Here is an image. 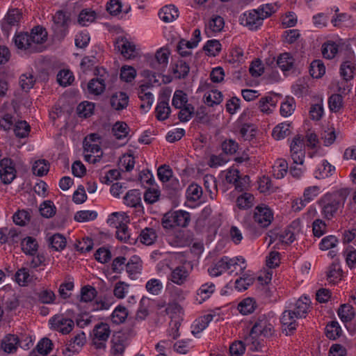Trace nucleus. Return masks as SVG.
Wrapping results in <instances>:
<instances>
[{
	"label": "nucleus",
	"instance_id": "nucleus-1",
	"mask_svg": "<svg viewBox=\"0 0 356 356\" xmlns=\"http://www.w3.org/2000/svg\"><path fill=\"white\" fill-rule=\"evenodd\" d=\"M347 195L346 189L324 195L318 202L323 216L327 220L332 219L337 211L343 207Z\"/></svg>",
	"mask_w": 356,
	"mask_h": 356
},
{
	"label": "nucleus",
	"instance_id": "nucleus-2",
	"mask_svg": "<svg viewBox=\"0 0 356 356\" xmlns=\"http://www.w3.org/2000/svg\"><path fill=\"white\" fill-rule=\"evenodd\" d=\"M273 333V325L265 315H261L255 320L248 335L244 338V341L247 345L252 346L250 348L252 350H258L260 345L258 337L263 336L268 338L271 337Z\"/></svg>",
	"mask_w": 356,
	"mask_h": 356
},
{
	"label": "nucleus",
	"instance_id": "nucleus-3",
	"mask_svg": "<svg viewBox=\"0 0 356 356\" xmlns=\"http://www.w3.org/2000/svg\"><path fill=\"white\" fill-rule=\"evenodd\" d=\"M167 266L172 272L168 277L165 288V311L172 318L178 311V289L175 286L178 284V267L171 266L170 264H167Z\"/></svg>",
	"mask_w": 356,
	"mask_h": 356
},
{
	"label": "nucleus",
	"instance_id": "nucleus-4",
	"mask_svg": "<svg viewBox=\"0 0 356 356\" xmlns=\"http://www.w3.org/2000/svg\"><path fill=\"white\" fill-rule=\"evenodd\" d=\"M161 223L168 234L169 243L172 246L177 247L178 245L176 236L178 227V211L172 209L165 213L162 218Z\"/></svg>",
	"mask_w": 356,
	"mask_h": 356
},
{
	"label": "nucleus",
	"instance_id": "nucleus-5",
	"mask_svg": "<svg viewBox=\"0 0 356 356\" xmlns=\"http://www.w3.org/2000/svg\"><path fill=\"white\" fill-rule=\"evenodd\" d=\"M110 325L106 323H99L95 325L91 332L92 345L96 349H104L111 335Z\"/></svg>",
	"mask_w": 356,
	"mask_h": 356
},
{
	"label": "nucleus",
	"instance_id": "nucleus-6",
	"mask_svg": "<svg viewBox=\"0 0 356 356\" xmlns=\"http://www.w3.org/2000/svg\"><path fill=\"white\" fill-rule=\"evenodd\" d=\"M115 48L127 60H134L140 54V49L126 37H119L115 41Z\"/></svg>",
	"mask_w": 356,
	"mask_h": 356
},
{
	"label": "nucleus",
	"instance_id": "nucleus-7",
	"mask_svg": "<svg viewBox=\"0 0 356 356\" xmlns=\"http://www.w3.org/2000/svg\"><path fill=\"white\" fill-rule=\"evenodd\" d=\"M238 261L242 264L245 263L243 258H229L228 257H222L218 261L213 264V266L208 269V272L211 276L218 277L222 273L230 269L232 266L236 268V266H238Z\"/></svg>",
	"mask_w": 356,
	"mask_h": 356
},
{
	"label": "nucleus",
	"instance_id": "nucleus-8",
	"mask_svg": "<svg viewBox=\"0 0 356 356\" xmlns=\"http://www.w3.org/2000/svg\"><path fill=\"white\" fill-rule=\"evenodd\" d=\"M17 177V170L13 161L4 158L0 161V179L6 185L11 184Z\"/></svg>",
	"mask_w": 356,
	"mask_h": 356
},
{
	"label": "nucleus",
	"instance_id": "nucleus-9",
	"mask_svg": "<svg viewBox=\"0 0 356 356\" xmlns=\"http://www.w3.org/2000/svg\"><path fill=\"white\" fill-rule=\"evenodd\" d=\"M129 344V335L125 332L116 333L111 341V356H124L126 348Z\"/></svg>",
	"mask_w": 356,
	"mask_h": 356
},
{
	"label": "nucleus",
	"instance_id": "nucleus-10",
	"mask_svg": "<svg viewBox=\"0 0 356 356\" xmlns=\"http://www.w3.org/2000/svg\"><path fill=\"white\" fill-rule=\"evenodd\" d=\"M49 323L52 330L58 331L63 334H69L74 328V321L68 318L65 317L63 315H55L51 317Z\"/></svg>",
	"mask_w": 356,
	"mask_h": 356
},
{
	"label": "nucleus",
	"instance_id": "nucleus-11",
	"mask_svg": "<svg viewBox=\"0 0 356 356\" xmlns=\"http://www.w3.org/2000/svg\"><path fill=\"white\" fill-rule=\"evenodd\" d=\"M241 24L248 26L250 30H257L262 25L264 17L259 13V10L254 9L244 13L240 17Z\"/></svg>",
	"mask_w": 356,
	"mask_h": 356
},
{
	"label": "nucleus",
	"instance_id": "nucleus-12",
	"mask_svg": "<svg viewBox=\"0 0 356 356\" xmlns=\"http://www.w3.org/2000/svg\"><path fill=\"white\" fill-rule=\"evenodd\" d=\"M253 218L261 227L266 228L272 222L273 213L266 205L261 204L256 207Z\"/></svg>",
	"mask_w": 356,
	"mask_h": 356
},
{
	"label": "nucleus",
	"instance_id": "nucleus-13",
	"mask_svg": "<svg viewBox=\"0 0 356 356\" xmlns=\"http://www.w3.org/2000/svg\"><path fill=\"white\" fill-rule=\"evenodd\" d=\"M149 89L150 83H140L138 89V97L141 101L140 109L145 113L149 111L154 99Z\"/></svg>",
	"mask_w": 356,
	"mask_h": 356
},
{
	"label": "nucleus",
	"instance_id": "nucleus-14",
	"mask_svg": "<svg viewBox=\"0 0 356 356\" xmlns=\"http://www.w3.org/2000/svg\"><path fill=\"white\" fill-rule=\"evenodd\" d=\"M22 14L17 8L9 9L1 22L2 30L8 33L13 27L17 26L22 19Z\"/></svg>",
	"mask_w": 356,
	"mask_h": 356
},
{
	"label": "nucleus",
	"instance_id": "nucleus-15",
	"mask_svg": "<svg viewBox=\"0 0 356 356\" xmlns=\"http://www.w3.org/2000/svg\"><path fill=\"white\" fill-rule=\"evenodd\" d=\"M32 45L35 52H40L42 51V44L44 43L47 40V31L44 28L40 26H36L33 27L30 33Z\"/></svg>",
	"mask_w": 356,
	"mask_h": 356
},
{
	"label": "nucleus",
	"instance_id": "nucleus-16",
	"mask_svg": "<svg viewBox=\"0 0 356 356\" xmlns=\"http://www.w3.org/2000/svg\"><path fill=\"white\" fill-rule=\"evenodd\" d=\"M37 280L35 275L25 267L19 268L14 275V281L20 286H27Z\"/></svg>",
	"mask_w": 356,
	"mask_h": 356
},
{
	"label": "nucleus",
	"instance_id": "nucleus-17",
	"mask_svg": "<svg viewBox=\"0 0 356 356\" xmlns=\"http://www.w3.org/2000/svg\"><path fill=\"white\" fill-rule=\"evenodd\" d=\"M16 47L26 54L35 53L29 33H19L13 38Z\"/></svg>",
	"mask_w": 356,
	"mask_h": 356
},
{
	"label": "nucleus",
	"instance_id": "nucleus-18",
	"mask_svg": "<svg viewBox=\"0 0 356 356\" xmlns=\"http://www.w3.org/2000/svg\"><path fill=\"white\" fill-rule=\"evenodd\" d=\"M203 194L202 188L197 184H190L186 191V202L185 205L191 208H194L197 201H199Z\"/></svg>",
	"mask_w": 356,
	"mask_h": 356
},
{
	"label": "nucleus",
	"instance_id": "nucleus-19",
	"mask_svg": "<svg viewBox=\"0 0 356 356\" xmlns=\"http://www.w3.org/2000/svg\"><path fill=\"white\" fill-rule=\"evenodd\" d=\"M86 343L85 332L80 331L76 333L66 344V352L72 353H79Z\"/></svg>",
	"mask_w": 356,
	"mask_h": 356
},
{
	"label": "nucleus",
	"instance_id": "nucleus-20",
	"mask_svg": "<svg viewBox=\"0 0 356 356\" xmlns=\"http://www.w3.org/2000/svg\"><path fill=\"white\" fill-rule=\"evenodd\" d=\"M52 19L54 22L52 28L54 32L64 36L65 35V30L69 20L68 17L64 12L59 10L53 15Z\"/></svg>",
	"mask_w": 356,
	"mask_h": 356
},
{
	"label": "nucleus",
	"instance_id": "nucleus-21",
	"mask_svg": "<svg viewBox=\"0 0 356 356\" xmlns=\"http://www.w3.org/2000/svg\"><path fill=\"white\" fill-rule=\"evenodd\" d=\"M129 222V216L124 211L113 212L108 216L107 219L108 225L115 228L125 226Z\"/></svg>",
	"mask_w": 356,
	"mask_h": 356
},
{
	"label": "nucleus",
	"instance_id": "nucleus-22",
	"mask_svg": "<svg viewBox=\"0 0 356 356\" xmlns=\"http://www.w3.org/2000/svg\"><path fill=\"white\" fill-rule=\"evenodd\" d=\"M296 318L291 309L285 310L282 313L281 323L286 332V334H291L296 330L298 325Z\"/></svg>",
	"mask_w": 356,
	"mask_h": 356
},
{
	"label": "nucleus",
	"instance_id": "nucleus-23",
	"mask_svg": "<svg viewBox=\"0 0 356 356\" xmlns=\"http://www.w3.org/2000/svg\"><path fill=\"white\" fill-rule=\"evenodd\" d=\"M310 300L305 296L300 297L295 303L292 312L297 318H305L310 307Z\"/></svg>",
	"mask_w": 356,
	"mask_h": 356
},
{
	"label": "nucleus",
	"instance_id": "nucleus-24",
	"mask_svg": "<svg viewBox=\"0 0 356 356\" xmlns=\"http://www.w3.org/2000/svg\"><path fill=\"white\" fill-rule=\"evenodd\" d=\"M111 106L116 111L126 108L129 104V96L124 92H117L111 97Z\"/></svg>",
	"mask_w": 356,
	"mask_h": 356
},
{
	"label": "nucleus",
	"instance_id": "nucleus-25",
	"mask_svg": "<svg viewBox=\"0 0 356 356\" xmlns=\"http://www.w3.org/2000/svg\"><path fill=\"white\" fill-rule=\"evenodd\" d=\"M142 270V261L137 255L132 256L126 264V270L131 279L140 273Z\"/></svg>",
	"mask_w": 356,
	"mask_h": 356
},
{
	"label": "nucleus",
	"instance_id": "nucleus-26",
	"mask_svg": "<svg viewBox=\"0 0 356 356\" xmlns=\"http://www.w3.org/2000/svg\"><path fill=\"white\" fill-rule=\"evenodd\" d=\"M20 245L22 252L27 255L34 256L38 252V243L36 239L31 236L24 238Z\"/></svg>",
	"mask_w": 356,
	"mask_h": 356
},
{
	"label": "nucleus",
	"instance_id": "nucleus-27",
	"mask_svg": "<svg viewBox=\"0 0 356 356\" xmlns=\"http://www.w3.org/2000/svg\"><path fill=\"white\" fill-rule=\"evenodd\" d=\"M156 230L152 227H145L142 229L138 238L143 244L145 245H153L157 239Z\"/></svg>",
	"mask_w": 356,
	"mask_h": 356
},
{
	"label": "nucleus",
	"instance_id": "nucleus-28",
	"mask_svg": "<svg viewBox=\"0 0 356 356\" xmlns=\"http://www.w3.org/2000/svg\"><path fill=\"white\" fill-rule=\"evenodd\" d=\"M160 19L166 23L175 21L178 17V10L175 6H165L159 13Z\"/></svg>",
	"mask_w": 356,
	"mask_h": 356
},
{
	"label": "nucleus",
	"instance_id": "nucleus-29",
	"mask_svg": "<svg viewBox=\"0 0 356 356\" xmlns=\"http://www.w3.org/2000/svg\"><path fill=\"white\" fill-rule=\"evenodd\" d=\"M19 344L17 336L8 334L4 337L1 342L2 349L8 353H12L17 350Z\"/></svg>",
	"mask_w": 356,
	"mask_h": 356
},
{
	"label": "nucleus",
	"instance_id": "nucleus-30",
	"mask_svg": "<svg viewBox=\"0 0 356 356\" xmlns=\"http://www.w3.org/2000/svg\"><path fill=\"white\" fill-rule=\"evenodd\" d=\"M291 134V124L282 122L278 124L273 130L272 136L277 140H282Z\"/></svg>",
	"mask_w": 356,
	"mask_h": 356
},
{
	"label": "nucleus",
	"instance_id": "nucleus-31",
	"mask_svg": "<svg viewBox=\"0 0 356 356\" xmlns=\"http://www.w3.org/2000/svg\"><path fill=\"white\" fill-rule=\"evenodd\" d=\"M294 62V58L287 52L281 54L277 59V65L283 72L291 70Z\"/></svg>",
	"mask_w": 356,
	"mask_h": 356
},
{
	"label": "nucleus",
	"instance_id": "nucleus-32",
	"mask_svg": "<svg viewBox=\"0 0 356 356\" xmlns=\"http://www.w3.org/2000/svg\"><path fill=\"white\" fill-rule=\"evenodd\" d=\"M356 74V67L354 62L347 60L343 62L340 66V75L346 81H350L353 79Z\"/></svg>",
	"mask_w": 356,
	"mask_h": 356
},
{
	"label": "nucleus",
	"instance_id": "nucleus-33",
	"mask_svg": "<svg viewBox=\"0 0 356 356\" xmlns=\"http://www.w3.org/2000/svg\"><path fill=\"white\" fill-rule=\"evenodd\" d=\"M170 108L168 102L160 97L156 107V117L159 120H165L169 116Z\"/></svg>",
	"mask_w": 356,
	"mask_h": 356
},
{
	"label": "nucleus",
	"instance_id": "nucleus-34",
	"mask_svg": "<svg viewBox=\"0 0 356 356\" xmlns=\"http://www.w3.org/2000/svg\"><path fill=\"white\" fill-rule=\"evenodd\" d=\"M129 128L128 125L121 121L116 122L112 127V133L118 140H122L128 136Z\"/></svg>",
	"mask_w": 356,
	"mask_h": 356
},
{
	"label": "nucleus",
	"instance_id": "nucleus-35",
	"mask_svg": "<svg viewBox=\"0 0 356 356\" xmlns=\"http://www.w3.org/2000/svg\"><path fill=\"white\" fill-rule=\"evenodd\" d=\"M128 316L127 308L121 305H118L111 315V319L115 324L123 323Z\"/></svg>",
	"mask_w": 356,
	"mask_h": 356
},
{
	"label": "nucleus",
	"instance_id": "nucleus-36",
	"mask_svg": "<svg viewBox=\"0 0 356 356\" xmlns=\"http://www.w3.org/2000/svg\"><path fill=\"white\" fill-rule=\"evenodd\" d=\"M122 8L121 0H110L106 6L107 11L112 15H118L122 12L124 15H126L131 9L129 6H127L124 10H122Z\"/></svg>",
	"mask_w": 356,
	"mask_h": 356
},
{
	"label": "nucleus",
	"instance_id": "nucleus-37",
	"mask_svg": "<svg viewBox=\"0 0 356 356\" xmlns=\"http://www.w3.org/2000/svg\"><path fill=\"white\" fill-rule=\"evenodd\" d=\"M337 313L340 319L344 323L351 321L355 316L353 306L349 304L341 305Z\"/></svg>",
	"mask_w": 356,
	"mask_h": 356
},
{
	"label": "nucleus",
	"instance_id": "nucleus-38",
	"mask_svg": "<svg viewBox=\"0 0 356 356\" xmlns=\"http://www.w3.org/2000/svg\"><path fill=\"white\" fill-rule=\"evenodd\" d=\"M335 170L334 166L332 165L327 161L324 160L321 166L315 171V178L321 179H325L331 175Z\"/></svg>",
	"mask_w": 356,
	"mask_h": 356
},
{
	"label": "nucleus",
	"instance_id": "nucleus-39",
	"mask_svg": "<svg viewBox=\"0 0 356 356\" xmlns=\"http://www.w3.org/2000/svg\"><path fill=\"white\" fill-rule=\"evenodd\" d=\"M130 284L123 282L118 281L114 286L113 289V296L119 300L124 299L129 292Z\"/></svg>",
	"mask_w": 356,
	"mask_h": 356
},
{
	"label": "nucleus",
	"instance_id": "nucleus-40",
	"mask_svg": "<svg viewBox=\"0 0 356 356\" xmlns=\"http://www.w3.org/2000/svg\"><path fill=\"white\" fill-rule=\"evenodd\" d=\"M327 280L335 284L341 279L342 270L339 263L333 262L328 268L327 273Z\"/></svg>",
	"mask_w": 356,
	"mask_h": 356
},
{
	"label": "nucleus",
	"instance_id": "nucleus-41",
	"mask_svg": "<svg viewBox=\"0 0 356 356\" xmlns=\"http://www.w3.org/2000/svg\"><path fill=\"white\" fill-rule=\"evenodd\" d=\"M288 163L285 159H277L275 164L273 166V174L276 179H282L288 171Z\"/></svg>",
	"mask_w": 356,
	"mask_h": 356
},
{
	"label": "nucleus",
	"instance_id": "nucleus-42",
	"mask_svg": "<svg viewBox=\"0 0 356 356\" xmlns=\"http://www.w3.org/2000/svg\"><path fill=\"white\" fill-rule=\"evenodd\" d=\"M256 307V301L251 298H245L238 305V311L243 315L252 314Z\"/></svg>",
	"mask_w": 356,
	"mask_h": 356
},
{
	"label": "nucleus",
	"instance_id": "nucleus-43",
	"mask_svg": "<svg viewBox=\"0 0 356 356\" xmlns=\"http://www.w3.org/2000/svg\"><path fill=\"white\" fill-rule=\"evenodd\" d=\"M87 88L89 93L95 95H99L104 92L105 89V83L102 79H93L88 83Z\"/></svg>",
	"mask_w": 356,
	"mask_h": 356
},
{
	"label": "nucleus",
	"instance_id": "nucleus-44",
	"mask_svg": "<svg viewBox=\"0 0 356 356\" xmlns=\"http://www.w3.org/2000/svg\"><path fill=\"white\" fill-rule=\"evenodd\" d=\"M97 217V213L95 211L81 210L75 213L74 219L79 222H86L95 220Z\"/></svg>",
	"mask_w": 356,
	"mask_h": 356
},
{
	"label": "nucleus",
	"instance_id": "nucleus-45",
	"mask_svg": "<svg viewBox=\"0 0 356 356\" xmlns=\"http://www.w3.org/2000/svg\"><path fill=\"white\" fill-rule=\"evenodd\" d=\"M141 200L140 193L138 190H130L124 197V202L131 207H136L140 204Z\"/></svg>",
	"mask_w": 356,
	"mask_h": 356
},
{
	"label": "nucleus",
	"instance_id": "nucleus-46",
	"mask_svg": "<svg viewBox=\"0 0 356 356\" xmlns=\"http://www.w3.org/2000/svg\"><path fill=\"white\" fill-rule=\"evenodd\" d=\"M96 18V13L90 9H84L79 15L78 23L83 26H88Z\"/></svg>",
	"mask_w": 356,
	"mask_h": 356
},
{
	"label": "nucleus",
	"instance_id": "nucleus-47",
	"mask_svg": "<svg viewBox=\"0 0 356 356\" xmlns=\"http://www.w3.org/2000/svg\"><path fill=\"white\" fill-rule=\"evenodd\" d=\"M137 75L136 70L131 65H124L121 67L120 77L127 83L134 81Z\"/></svg>",
	"mask_w": 356,
	"mask_h": 356
},
{
	"label": "nucleus",
	"instance_id": "nucleus-48",
	"mask_svg": "<svg viewBox=\"0 0 356 356\" xmlns=\"http://www.w3.org/2000/svg\"><path fill=\"white\" fill-rule=\"evenodd\" d=\"M49 170V163L44 159L35 161L32 166V171L33 174L38 177H42L47 175Z\"/></svg>",
	"mask_w": 356,
	"mask_h": 356
},
{
	"label": "nucleus",
	"instance_id": "nucleus-49",
	"mask_svg": "<svg viewBox=\"0 0 356 356\" xmlns=\"http://www.w3.org/2000/svg\"><path fill=\"white\" fill-rule=\"evenodd\" d=\"M13 220L15 224L19 226H24L29 223L31 220V213L29 210H18L14 213Z\"/></svg>",
	"mask_w": 356,
	"mask_h": 356
},
{
	"label": "nucleus",
	"instance_id": "nucleus-50",
	"mask_svg": "<svg viewBox=\"0 0 356 356\" xmlns=\"http://www.w3.org/2000/svg\"><path fill=\"white\" fill-rule=\"evenodd\" d=\"M213 316L211 314H207L200 317L198 320H196L193 325V329L192 333L193 334L200 333L203 331L212 321Z\"/></svg>",
	"mask_w": 356,
	"mask_h": 356
},
{
	"label": "nucleus",
	"instance_id": "nucleus-51",
	"mask_svg": "<svg viewBox=\"0 0 356 356\" xmlns=\"http://www.w3.org/2000/svg\"><path fill=\"white\" fill-rule=\"evenodd\" d=\"M145 289L150 294L158 296L162 291L163 283L159 279L152 278L147 282Z\"/></svg>",
	"mask_w": 356,
	"mask_h": 356
},
{
	"label": "nucleus",
	"instance_id": "nucleus-52",
	"mask_svg": "<svg viewBox=\"0 0 356 356\" xmlns=\"http://www.w3.org/2000/svg\"><path fill=\"white\" fill-rule=\"evenodd\" d=\"M339 50V46L332 41L325 42L322 47V54L324 58L332 59L334 58Z\"/></svg>",
	"mask_w": 356,
	"mask_h": 356
},
{
	"label": "nucleus",
	"instance_id": "nucleus-53",
	"mask_svg": "<svg viewBox=\"0 0 356 356\" xmlns=\"http://www.w3.org/2000/svg\"><path fill=\"white\" fill-rule=\"evenodd\" d=\"M193 38L191 41H187L184 39H179V50H181L183 47H186L188 49H193L197 46L201 40V33L200 29H197L193 31Z\"/></svg>",
	"mask_w": 356,
	"mask_h": 356
},
{
	"label": "nucleus",
	"instance_id": "nucleus-54",
	"mask_svg": "<svg viewBox=\"0 0 356 356\" xmlns=\"http://www.w3.org/2000/svg\"><path fill=\"white\" fill-rule=\"evenodd\" d=\"M325 72V67L320 60H316L310 64L309 73L314 78H320Z\"/></svg>",
	"mask_w": 356,
	"mask_h": 356
},
{
	"label": "nucleus",
	"instance_id": "nucleus-55",
	"mask_svg": "<svg viewBox=\"0 0 356 356\" xmlns=\"http://www.w3.org/2000/svg\"><path fill=\"white\" fill-rule=\"evenodd\" d=\"M97 296L95 288L91 286H85L81 288L80 293V301L89 302L92 301Z\"/></svg>",
	"mask_w": 356,
	"mask_h": 356
},
{
	"label": "nucleus",
	"instance_id": "nucleus-56",
	"mask_svg": "<svg viewBox=\"0 0 356 356\" xmlns=\"http://www.w3.org/2000/svg\"><path fill=\"white\" fill-rule=\"evenodd\" d=\"M205 104L209 106L219 104L222 101V95L220 91L211 90L204 95Z\"/></svg>",
	"mask_w": 356,
	"mask_h": 356
},
{
	"label": "nucleus",
	"instance_id": "nucleus-57",
	"mask_svg": "<svg viewBox=\"0 0 356 356\" xmlns=\"http://www.w3.org/2000/svg\"><path fill=\"white\" fill-rule=\"evenodd\" d=\"M254 196L248 193H245L238 197L236 204L241 209H248L253 206Z\"/></svg>",
	"mask_w": 356,
	"mask_h": 356
},
{
	"label": "nucleus",
	"instance_id": "nucleus-58",
	"mask_svg": "<svg viewBox=\"0 0 356 356\" xmlns=\"http://www.w3.org/2000/svg\"><path fill=\"white\" fill-rule=\"evenodd\" d=\"M49 242L51 248L56 251L62 250L66 246V239L60 234H55L50 236Z\"/></svg>",
	"mask_w": 356,
	"mask_h": 356
},
{
	"label": "nucleus",
	"instance_id": "nucleus-59",
	"mask_svg": "<svg viewBox=\"0 0 356 356\" xmlns=\"http://www.w3.org/2000/svg\"><path fill=\"white\" fill-rule=\"evenodd\" d=\"M208 56H216L221 50V44L217 40H208L203 47Z\"/></svg>",
	"mask_w": 356,
	"mask_h": 356
},
{
	"label": "nucleus",
	"instance_id": "nucleus-60",
	"mask_svg": "<svg viewBox=\"0 0 356 356\" xmlns=\"http://www.w3.org/2000/svg\"><path fill=\"white\" fill-rule=\"evenodd\" d=\"M341 327L337 321H332L325 327L326 337L330 339H336L341 335Z\"/></svg>",
	"mask_w": 356,
	"mask_h": 356
},
{
	"label": "nucleus",
	"instance_id": "nucleus-61",
	"mask_svg": "<svg viewBox=\"0 0 356 356\" xmlns=\"http://www.w3.org/2000/svg\"><path fill=\"white\" fill-rule=\"evenodd\" d=\"M170 52L168 48L161 47L159 49L154 55L155 59L157 60L158 63L165 70L170 56Z\"/></svg>",
	"mask_w": 356,
	"mask_h": 356
},
{
	"label": "nucleus",
	"instance_id": "nucleus-62",
	"mask_svg": "<svg viewBox=\"0 0 356 356\" xmlns=\"http://www.w3.org/2000/svg\"><path fill=\"white\" fill-rule=\"evenodd\" d=\"M35 82V77L31 72L24 73L19 77V85L22 89L25 91H28L32 88Z\"/></svg>",
	"mask_w": 356,
	"mask_h": 356
},
{
	"label": "nucleus",
	"instance_id": "nucleus-63",
	"mask_svg": "<svg viewBox=\"0 0 356 356\" xmlns=\"http://www.w3.org/2000/svg\"><path fill=\"white\" fill-rule=\"evenodd\" d=\"M74 79V78L72 72L68 70H60L57 74V81L62 86L65 87L70 85L73 82Z\"/></svg>",
	"mask_w": 356,
	"mask_h": 356
},
{
	"label": "nucleus",
	"instance_id": "nucleus-64",
	"mask_svg": "<svg viewBox=\"0 0 356 356\" xmlns=\"http://www.w3.org/2000/svg\"><path fill=\"white\" fill-rule=\"evenodd\" d=\"M95 104L92 102H83L79 104L77 112L80 117H90L94 111Z\"/></svg>",
	"mask_w": 356,
	"mask_h": 356
}]
</instances>
